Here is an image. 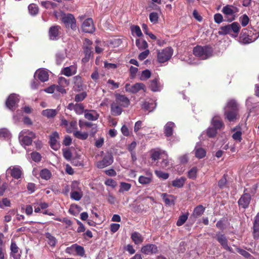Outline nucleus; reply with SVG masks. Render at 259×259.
<instances>
[{"mask_svg": "<svg viewBox=\"0 0 259 259\" xmlns=\"http://www.w3.org/2000/svg\"><path fill=\"white\" fill-rule=\"evenodd\" d=\"M68 109L74 110L77 114H82L84 111V107L81 104H69L68 105Z\"/></svg>", "mask_w": 259, "mask_h": 259, "instance_id": "nucleus-22", "label": "nucleus"}, {"mask_svg": "<svg viewBox=\"0 0 259 259\" xmlns=\"http://www.w3.org/2000/svg\"><path fill=\"white\" fill-rule=\"evenodd\" d=\"M163 156H162L163 160L161 163V165L162 167L165 168L169 166V162L167 159V154L165 152H163Z\"/></svg>", "mask_w": 259, "mask_h": 259, "instance_id": "nucleus-54", "label": "nucleus"}, {"mask_svg": "<svg viewBox=\"0 0 259 259\" xmlns=\"http://www.w3.org/2000/svg\"><path fill=\"white\" fill-rule=\"evenodd\" d=\"M163 152L164 151H154L151 154V158L153 160H158L160 158V155H161V156H163Z\"/></svg>", "mask_w": 259, "mask_h": 259, "instance_id": "nucleus-57", "label": "nucleus"}, {"mask_svg": "<svg viewBox=\"0 0 259 259\" xmlns=\"http://www.w3.org/2000/svg\"><path fill=\"white\" fill-rule=\"evenodd\" d=\"M116 102L124 107H127L130 104L129 99L124 95H116Z\"/></svg>", "mask_w": 259, "mask_h": 259, "instance_id": "nucleus-19", "label": "nucleus"}, {"mask_svg": "<svg viewBox=\"0 0 259 259\" xmlns=\"http://www.w3.org/2000/svg\"><path fill=\"white\" fill-rule=\"evenodd\" d=\"M211 124L215 129L220 130L223 126L224 124L219 116H214L211 120Z\"/></svg>", "mask_w": 259, "mask_h": 259, "instance_id": "nucleus-23", "label": "nucleus"}, {"mask_svg": "<svg viewBox=\"0 0 259 259\" xmlns=\"http://www.w3.org/2000/svg\"><path fill=\"white\" fill-rule=\"evenodd\" d=\"M58 84L64 88L67 87L69 83L68 80H67L65 78L63 77H60L58 79Z\"/></svg>", "mask_w": 259, "mask_h": 259, "instance_id": "nucleus-62", "label": "nucleus"}, {"mask_svg": "<svg viewBox=\"0 0 259 259\" xmlns=\"http://www.w3.org/2000/svg\"><path fill=\"white\" fill-rule=\"evenodd\" d=\"M74 90L76 92H80L84 90L85 86L83 85L82 79L79 76H76L74 77Z\"/></svg>", "mask_w": 259, "mask_h": 259, "instance_id": "nucleus-18", "label": "nucleus"}, {"mask_svg": "<svg viewBox=\"0 0 259 259\" xmlns=\"http://www.w3.org/2000/svg\"><path fill=\"white\" fill-rule=\"evenodd\" d=\"M112 114L113 115L117 116L121 114L122 112L121 108L116 102L113 103L111 106Z\"/></svg>", "mask_w": 259, "mask_h": 259, "instance_id": "nucleus-29", "label": "nucleus"}, {"mask_svg": "<svg viewBox=\"0 0 259 259\" xmlns=\"http://www.w3.org/2000/svg\"><path fill=\"white\" fill-rule=\"evenodd\" d=\"M22 174V169L19 166H11L6 171V175H10L16 179L20 178Z\"/></svg>", "mask_w": 259, "mask_h": 259, "instance_id": "nucleus-11", "label": "nucleus"}, {"mask_svg": "<svg viewBox=\"0 0 259 259\" xmlns=\"http://www.w3.org/2000/svg\"><path fill=\"white\" fill-rule=\"evenodd\" d=\"M231 32V28L230 24L222 26L220 28V30L219 31V34L220 35H226L228 34H230Z\"/></svg>", "mask_w": 259, "mask_h": 259, "instance_id": "nucleus-40", "label": "nucleus"}, {"mask_svg": "<svg viewBox=\"0 0 259 259\" xmlns=\"http://www.w3.org/2000/svg\"><path fill=\"white\" fill-rule=\"evenodd\" d=\"M131 238L136 244H140L144 240V238L142 235L137 232H134L132 234Z\"/></svg>", "mask_w": 259, "mask_h": 259, "instance_id": "nucleus-24", "label": "nucleus"}, {"mask_svg": "<svg viewBox=\"0 0 259 259\" xmlns=\"http://www.w3.org/2000/svg\"><path fill=\"white\" fill-rule=\"evenodd\" d=\"M239 21L243 27L246 26L249 23V18L246 14H244L239 18Z\"/></svg>", "mask_w": 259, "mask_h": 259, "instance_id": "nucleus-49", "label": "nucleus"}, {"mask_svg": "<svg viewBox=\"0 0 259 259\" xmlns=\"http://www.w3.org/2000/svg\"><path fill=\"white\" fill-rule=\"evenodd\" d=\"M28 10L31 15H35L38 12V8L35 4H31L28 6Z\"/></svg>", "mask_w": 259, "mask_h": 259, "instance_id": "nucleus-47", "label": "nucleus"}, {"mask_svg": "<svg viewBox=\"0 0 259 259\" xmlns=\"http://www.w3.org/2000/svg\"><path fill=\"white\" fill-rule=\"evenodd\" d=\"M175 124L172 122H167L164 126V134L166 136L170 137L172 134L173 128Z\"/></svg>", "mask_w": 259, "mask_h": 259, "instance_id": "nucleus-26", "label": "nucleus"}, {"mask_svg": "<svg viewBox=\"0 0 259 259\" xmlns=\"http://www.w3.org/2000/svg\"><path fill=\"white\" fill-rule=\"evenodd\" d=\"M10 249L11 251V256L13 257L14 259H20V255H16L15 254L18 253L19 250V248L15 242H12Z\"/></svg>", "mask_w": 259, "mask_h": 259, "instance_id": "nucleus-31", "label": "nucleus"}, {"mask_svg": "<svg viewBox=\"0 0 259 259\" xmlns=\"http://www.w3.org/2000/svg\"><path fill=\"white\" fill-rule=\"evenodd\" d=\"M155 173L158 177L162 178L163 180H166L169 177L168 173L163 172L160 170H155Z\"/></svg>", "mask_w": 259, "mask_h": 259, "instance_id": "nucleus-64", "label": "nucleus"}, {"mask_svg": "<svg viewBox=\"0 0 259 259\" xmlns=\"http://www.w3.org/2000/svg\"><path fill=\"white\" fill-rule=\"evenodd\" d=\"M217 239L224 248L228 244V240L225 236L222 234H217Z\"/></svg>", "mask_w": 259, "mask_h": 259, "instance_id": "nucleus-33", "label": "nucleus"}, {"mask_svg": "<svg viewBox=\"0 0 259 259\" xmlns=\"http://www.w3.org/2000/svg\"><path fill=\"white\" fill-rule=\"evenodd\" d=\"M188 215L187 214L180 215L177 222V225L178 226H181L183 225L188 219Z\"/></svg>", "mask_w": 259, "mask_h": 259, "instance_id": "nucleus-50", "label": "nucleus"}, {"mask_svg": "<svg viewBox=\"0 0 259 259\" xmlns=\"http://www.w3.org/2000/svg\"><path fill=\"white\" fill-rule=\"evenodd\" d=\"M113 161L111 155H106L102 160L97 163V166L99 168H103L111 164Z\"/></svg>", "mask_w": 259, "mask_h": 259, "instance_id": "nucleus-13", "label": "nucleus"}, {"mask_svg": "<svg viewBox=\"0 0 259 259\" xmlns=\"http://www.w3.org/2000/svg\"><path fill=\"white\" fill-rule=\"evenodd\" d=\"M173 50L170 47L165 48L157 51V60L159 63H164L170 59Z\"/></svg>", "mask_w": 259, "mask_h": 259, "instance_id": "nucleus-5", "label": "nucleus"}, {"mask_svg": "<svg viewBox=\"0 0 259 259\" xmlns=\"http://www.w3.org/2000/svg\"><path fill=\"white\" fill-rule=\"evenodd\" d=\"M142 252L146 254H151L157 252V247L154 244H147L144 246L141 249Z\"/></svg>", "mask_w": 259, "mask_h": 259, "instance_id": "nucleus-16", "label": "nucleus"}, {"mask_svg": "<svg viewBox=\"0 0 259 259\" xmlns=\"http://www.w3.org/2000/svg\"><path fill=\"white\" fill-rule=\"evenodd\" d=\"M46 237L48 239V242L51 246H55L57 241L55 237L52 236L50 233H46Z\"/></svg>", "mask_w": 259, "mask_h": 259, "instance_id": "nucleus-39", "label": "nucleus"}, {"mask_svg": "<svg viewBox=\"0 0 259 259\" xmlns=\"http://www.w3.org/2000/svg\"><path fill=\"white\" fill-rule=\"evenodd\" d=\"M152 177L153 175L152 172L147 171L146 172V176H141L139 177L138 181L142 185H147L152 182Z\"/></svg>", "mask_w": 259, "mask_h": 259, "instance_id": "nucleus-15", "label": "nucleus"}, {"mask_svg": "<svg viewBox=\"0 0 259 259\" xmlns=\"http://www.w3.org/2000/svg\"><path fill=\"white\" fill-rule=\"evenodd\" d=\"M11 206V201L7 198H3L0 202V207L4 208V207H10Z\"/></svg>", "mask_w": 259, "mask_h": 259, "instance_id": "nucleus-63", "label": "nucleus"}, {"mask_svg": "<svg viewBox=\"0 0 259 259\" xmlns=\"http://www.w3.org/2000/svg\"><path fill=\"white\" fill-rule=\"evenodd\" d=\"M156 107V104L152 102H145L142 105V108L145 110L152 111Z\"/></svg>", "mask_w": 259, "mask_h": 259, "instance_id": "nucleus-44", "label": "nucleus"}, {"mask_svg": "<svg viewBox=\"0 0 259 259\" xmlns=\"http://www.w3.org/2000/svg\"><path fill=\"white\" fill-rule=\"evenodd\" d=\"M251 200V195L247 192V189L244 190V194L238 200V204L240 207L246 208L248 207Z\"/></svg>", "mask_w": 259, "mask_h": 259, "instance_id": "nucleus-8", "label": "nucleus"}, {"mask_svg": "<svg viewBox=\"0 0 259 259\" xmlns=\"http://www.w3.org/2000/svg\"><path fill=\"white\" fill-rule=\"evenodd\" d=\"M61 27L58 25L53 26L49 29V36L50 39L54 40L58 38L61 34Z\"/></svg>", "mask_w": 259, "mask_h": 259, "instance_id": "nucleus-14", "label": "nucleus"}, {"mask_svg": "<svg viewBox=\"0 0 259 259\" xmlns=\"http://www.w3.org/2000/svg\"><path fill=\"white\" fill-rule=\"evenodd\" d=\"M57 113L56 109H47L42 110L41 114L43 116L47 117L48 118L54 117Z\"/></svg>", "mask_w": 259, "mask_h": 259, "instance_id": "nucleus-28", "label": "nucleus"}, {"mask_svg": "<svg viewBox=\"0 0 259 259\" xmlns=\"http://www.w3.org/2000/svg\"><path fill=\"white\" fill-rule=\"evenodd\" d=\"M150 89L154 92H159L162 88V85L160 83L157 78H155L149 82Z\"/></svg>", "mask_w": 259, "mask_h": 259, "instance_id": "nucleus-20", "label": "nucleus"}, {"mask_svg": "<svg viewBox=\"0 0 259 259\" xmlns=\"http://www.w3.org/2000/svg\"><path fill=\"white\" fill-rule=\"evenodd\" d=\"M35 138V134L28 130H24L19 134V141L22 145H30L32 144V140Z\"/></svg>", "mask_w": 259, "mask_h": 259, "instance_id": "nucleus-2", "label": "nucleus"}, {"mask_svg": "<svg viewBox=\"0 0 259 259\" xmlns=\"http://www.w3.org/2000/svg\"><path fill=\"white\" fill-rule=\"evenodd\" d=\"M79 125L80 127H81V128H82L84 126H86L88 127H93V129H92V130H93L92 134H95L97 131V125L95 124H93V123H92L91 122L83 121L80 120L79 121Z\"/></svg>", "mask_w": 259, "mask_h": 259, "instance_id": "nucleus-32", "label": "nucleus"}, {"mask_svg": "<svg viewBox=\"0 0 259 259\" xmlns=\"http://www.w3.org/2000/svg\"><path fill=\"white\" fill-rule=\"evenodd\" d=\"M75 251H76L77 255L83 256L84 255L85 251L83 247L77 244H75Z\"/></svg>", "mask_w": 259, "mask_h": 259, "instance_id": "nucleus-52", "label": "nucleus"}, {"mask_svg": "<svg viewBox=\"0 0 259 259\" xmlns=\"http://www.w3.org/2000/svg\"><path fill=\"white\" fill-rule=\"evenodd\" d=\"M79 185V183L77 181H74L72 182L70 186L71 192L82 191Z\"/></svg>", "mask_w": 259, "mask_h": 259, "instance_id": "nucleus-46", "label": "nucleus"}, {"mask_svg": "<svg viewBox=\"0 0 259 259\" xmlns=\"http://www.w3.org/2000/svg\"><path fill=\"white\" fill-rule=\"evenodd\" d=\"M253 235L255 238L259 237V214H257L254 219L253 224Z\"/></svg>", "mask_w": 259, "mask_h": 259, "instance_id": "nucleus-27", "label": "nucleus"}, {"mask_svg": "<svg viewBox=\"0 0 259 259\" xmlns=\"http://www.w3.org/2000/svg\"><path fill=\"white\" fill-rule=\"evenodd\" d=\"M161 197L164 202V203L166 205H170L172 203V200L170 198V197H172V196L169 195L168 196L166 193H162L161 194Z\"/></svg>", "mask_w": 259, "mask_h": 259, "instance_id": "nucleus-58", "label": "nucleus"}, {"mask_svg": "<svg viewBox=\"0 0 259 259\" xmlns=\"http://www.w3.org/2000/svg\"><path fill=\"white\" fill-rule=\"evenodd\" d=\"M204 207L202 205H198L194 210L193 215L195 217L200 216L204 211Z\"/></svg>", "mask_w": 259, "mask_h": 259, "instance_id": "nucleus-43", "label": "nucleus"}, {"mask_svg": "<svg viewBox=\"0 0 259 259\" xmlns=\"http://www.w3.org/2000/svg\"><path fill=\"white\" fill-rule=\"evenodd\" d=\"M197 169L194 167L189 170L188 173V177L190 179H194L196 177Z\"/></svg>", "mask_w": 259, "mask_h": 259, "instance_id": "nucleus-61", "label": "nucleus"}, {"mask_svg": "<svg viewBox=\"0 0 259 259\" xmlns=\"http://www.w3.org/2000/svg\"><path fill=\"white\" fill-rule=\"evenodd\" d=\"M158 15L156 12H152L149 15L150 21L153 24L158 22Z\"/></svg>", "mask_w": 259, "mask_h": 259, "instance_id": "nucleus-59", "label": "nucleus"}, {"mask_svg": "<svg viewBox=\"0 0 259 259\" xmlns=\"http://www.w3.org/2000/svg\"><path fill=\"white\" fill-rule=\"evenodd\" d=\"M83 196V192L82 191L71 192L70 198L74 200L79 201L81 199Z\"/></svg>", "mask_w": 259, "mask_h": 259, "instance_id": "nucleus-37", "label": "nucleus"}, {"mask_svg": "<svg viewBox=\"0 0 259 259\" xmlns=\"http://www.w3.org/2000/svg\"><path fill=\"white\" fill-rule=\"evenodd\" d=\"M82 31L86 33H93L95 30V28L92 18H88L85 20L81 26Z\"/></svg>", "mask_w": 259, "mask_h": 259, "instance_id": "nucleus-10", "label": "nucleus"}, {"mask_svg": "<svg viewBox=\"0 0 259 259\" xmlns=\"http://www.w3.org/2000/svg\"><path fill=\"white\" fill-rule=\"evenodd\" d=\"M77 129V122L76 121H71L67 127V132L68 133L74 132Z\"/></svg>", "mask_w": 259, "mask_h": 259, "instance_id": "nucleus-48", "label": "nucleus"}, {"mask_svg": "<svg viewBox=\"0 0 259 259\" xmlns=\"http://www.w3.org/2000/svg\"><path fill=\"white\" fill-rule=\"evenodd\" d=\"M136 45L140 50L146 49L148 47V44L145 40L137 39L136 40Z\"/></svg>", "mask_w": 259, "mask_h": 259, "instance_id": "nucleus-38", "label": "nucleus"}, {"mask_svg": "<svg viewBox=\"0 0 259 259\" xmlns=\"http://www.w3.org/2000/svg\"><path fill=\"white\" fill-rule=\"evenodd\" d=\"M185 181L186 179L184 177L176 179L172 181V185L175 187L181 188L184 186Z\"/></svg>", "mask_w": 259, "mask_h": 259, "instance_id": "nucleus-34", "label": "nucleus"}, {"mask_svg": "<svg viewBox=\"0 0 259 259\" xmlns=\"http://www.w3.org/2000/svg\"><path fill=\"white\" fill-rule=\"evenodd\" d=\"M224 116L230 122L238 118V106L235 100H231L227 102L224 108Z\"/></svg>", "mask_w": 259, "mask_h": 259, "instance_id": "nucleus-1", "label": "nucleus"}, {"mask_svg": "<svg viewBox=\"0 0 259 259\" xmlns=\"http://www.w3.org/2000/svg\"><path fill=\"white\" fill-rule=\"evenodd\" d=\"M77 67L75 65H71L69 67L64 68L62 71V73L67 76H70L76 73Z\"/></svg>", "mask_w": 259, "mask_h": 259, "instance_id": "nucleus-21", "label": "nucleus"}, {"mask_svg": "<svg viewBox=\"0 0 259 259\" xmlns=\"http://www.w3.org/2000/svg\"><path fill=\"white\" fill-rule=\"evenodd\" d=\"M32 159L35 162H39L41 160V155L37 152H33L31 154Z\"/></svg>", "mask_w": 259, "mask_h": 259, "instance_id": "nucleus-60", "label": "nucleus"}, {"mask_svg": "<svg viewBox=\"0 0 259 259\" xmlns=\"http://www.w3.org/2000/svg\"><path fill=\"white\" fill-rule=\"evenodd\" d=\"M248 30L247 29H243L241 33V38L244 43H250L252 41V39L248 37V35H246Z\"/></svg>", "mask_w": 259, "mask_h": 259, "instance_id": "nucleus-35", "label": "nucleus"}, {"mask_svg": "<svg viewBox=\"0 0 259 259\" xmlns=\"http://www.w3.org/2000/svg\"><path fill=\"white\" fill-rule=\"evenodd\" d=\"M19 101L18 96L16 94H11L8 98L6 101L7 107L11 110L15 109L17 104Z\"/></svg>", "mask_w": 259, "mask_h": 259, "instance_id": "nucleus-9", "label": "nucleus"}, {"mask_svg": "<svg viewBox=\"0 0 259 259\" xmlns=\"http://www.w3.org/2000/svg\"><path fill=\"white\" fill-rule=\"evenodd\" d=\"M74 136L76 138L80 140H86L89 136V134L87 132H81L78 131H75L73 133Z\"/></svg>", "mask_w": 259, "mask_h": 259, "instance_id": "nucleus-36", "label": "nucleus"}, {"mask_svg": "<svg viewBox=\"0 0 259 259\" xmlns=\"http://www.w3.org/2000/svg\"><path fill=\"white\" fill-rule=\"evenodd\" d=\"M34 77H37L41 81L45 82L48 80L49 74L44 69H38L35 72Z\"/></svg>", "mask_w": 259, "mask_h": 259, "instance_id": "nucleus-17", "label": "nucleus"}, {"mask_svg": "<svg viewBox=\"0 0 259 259\" xmlns=\"http://www.w3.org/2000/svg\"><path fill=\"white\" fill-rule=\"evenodd\" d=\"M40 176L43 179L48 180L51 176V173L48 169H43L40 172Z\"/></svg>", "mask_w": 259, "mask_h": 259, "instance_id": "nucleus-42", "label": "nucleus"}, {"mask_svg": "<svg viewBox=\"0 0 259 259\" xmlns=\"http://www.w3.org/2000/svg\"><path fill=\"white\" fill-rule=\"evenodd\" d=\"M193 52L195 56L205 60L211 56L212 50L210 48L207 46L202 47L197 46L194 48Z\"/></svg>", "mask_w": 259, "mask_h": 259, "instance_id": "nucleus-3", "label": "nucleus"}, {"mask_svg": "<svg viewBox=\"0 0 259 259\" xmlns=\"http://www.w3.org/2000/svg\"><path fill=\"white\" fill-rule=\"evenodd\" d=\"M84 57L82 59V62L83 63L88 62L91 56L93 55V52L90 47L86 46L84 47Z\"/></svg>", "mask_w": 259, "mask_h": 259, "instance_id": "nucleus-25", "label": "nucleus"}, {"mask_svg": "<svg viewBox=\"0 0 259 259\" xmlns=\"http://www.w3.org/2000/svg\"><path fill=\"white\" fill-rule=\"evenodd\" d=\"M84 117L90 120H96L98 118L99 115L97 113H92L90 112L85 113Z\"/></svg>", "mask_w": 259, "mask_h": 259, "instance_id": "nucleus-51", "label": "nucleus"}, {"mask_svg": "<svg viewBox=\"0 0 259 259\" xmlns=\"http://www.w3.org/2000/svg\"><path fill=\"white\" fill-rule=\"evenodd\" d=\"M131 31L133 34H135L138 37H140L143 35L141 30L139 26L135 25L132 26Z\"/></svg>", "mask_w": 259, "mask_h": 259, "instance_id": "nucleus-53", "label": "nucleus"}, {"mask_svg": "<svg viewBox=\"0 0 259 259\" xmlns=\"http://www.w3.org/2000/svg\"><path fill=\"white\" fill-rule=\"evenodd\" d=\"M230 26L231 31L236 34L235 36H237L241 28L239 24L235 22L230 24Z\"/></svg>", "mask_w": 259, "mask_h": 259, "instance_id": "nucleus-41", "label": "nucleus"}, {"mask_svg": "<svg viewBox=\"0 0 259 259\" xmlns=\"http://www.w3.org/2000/svg\"><path fill=\"white\" fill-rule=\"evenodd\" d=\"M194 152L195 156L199 159L202 158L206 155L205 150L201 147H199L198 145L196 146Z\"/></svg>", "mask_w": 259, "mask_h": 259, "instance_id": "nucleus-30", "label": "nucleus"}, {"mask_svg": "<svg viewBox=\"0 0 259 259\" xmlns=\"http://www.w3.org/2000/svg\"><path fill=\"white\" fill-rule=\"evenodd\" d=\"M222 12L229 22H232L236 18V15L239 12V9L232 5H227L224 7Z\"/></svg>", "mask_w": 259, "mask_h": 259, "instance_id": "nucleus-4", "label": "nucleus"}, {"mask_svg": "<svg viewBox=\"0 0 259 259\" xmlns=\"http://www.w3.org/2000/svg\"><path fill=\"white\" fill-rule=\"evenodd\" d=\"M62 21L66 28H70L73 30L77 29L76 20L71 14H63L62 16Z\"/></svg>", "mask_w": 259, "mask_h": 259, "instance_id": "nucleus-6", "label": "nucleus"}, {"mask_svg": "<svg viewBox=\"0 0 259 259\" xmlns=\"http://www.w3.org/2000/svg\"><path fill=\"white\" fill-rule=\"evenodd\" d=\"M87 96V95L86 92H83L80 94L76 95L74 98V100L77 102H81L83 101Z\"/></svg>", "mask_w": 259, "mask_h": 259, "instance_id": "nucleus-55", "label": "nucleus"}, {"mask_svg": "<svg viewBox=\"0 0 259 259\" xmlns=\"http://www.w3.org/2000/svg\"><path fill=\"white\" fill-rule=\"evenodd\" d=\"M59 139V134L56 132L53 133L50 136V146L51 148L55 150H57L60 148Z\"/></svg>", "mask_w": 259, "mask_h": 259, "instance_id": "nucleus-12", "label": "nucleus"}, {"mask_svg": "<svg viewBox=\"0 0 259 259\" xmlns=\"http://www.w3.org/2000/svg\"><path fill=\"white\" fill-rule=\"evenodd\" d=\"M131 188V185L129 183L122 182L120 184V188L119 190L120 192L128 191Z\"/></svg>", "mask_w": 259, "mask_h": 259, "instance_id": "nucleus-56", "label": "nucleus"}, {"mask_svg": "<svg viewBox=\"0 0 259 259\" xmlns=\"http://www.w3.org/2000/svg\"><path fill=\"white\" fill-rule=\"evenodd\" d=\"M66 57V54L64 51L58 52L56 54V62L60 64Z\"/></svg>", "mask_w": 259, "mask_h": 259, "instance_id": "nucleus-45", "label": "nucleus"}, {"mask_svg": "<svg viewBox=\"0 0 259 259\" xmlns=\"http://www.w3.org/2000/svg\"><path fill=\"white\" fill-rule=\"evenodd\" d=\"M125 90L126 92H130L133 94H136L139 92L140 90H143L146 92V87L143 83L138 82L132 85L129 83L126 84L125 85Z\"/></svg>", "mask_w": 259, "mask_h": 259, "instance_id": "nucleus-7", "label": "nucleus"}]
</instances>
